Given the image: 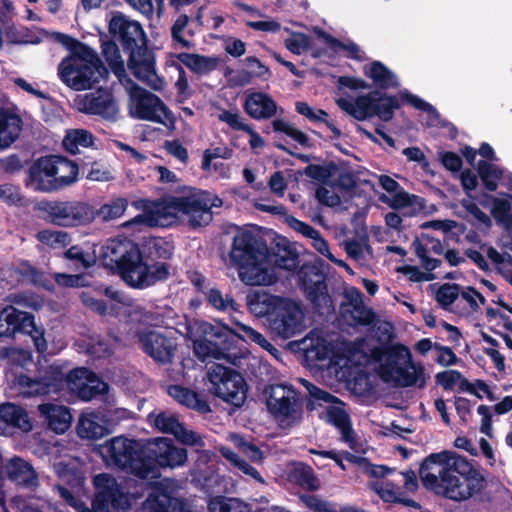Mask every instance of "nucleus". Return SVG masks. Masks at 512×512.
<instances>
[{"mask_svg": "<svg viewBox=\"0 0 512 512\" xmlns=\"http://www.w3.org/2000/svg\"><path fill=\"white\" fill-rule=\"evenodd\" d=\"M77 435L81 439L97 440L110 433V430L104 425V419L98 413H83L79 417L76 425Z\"/></svg>", "mask_w": 512, "mask_h": 512, "instance_id": "cd10ccee", "label": "nucleus"}, {"mask_svg": "<svg viewBox=\"0 0 512 512\" xmlns=\"http://www.w3.org/2000/svg\"><path fill=\"white\" fill-rule=\"evenodd\" d=\"M99 453L109 465H114L140 479L149 477V469L146 464L148 444L143 447L137 440L118 436L101 445Z\"/></svg>", "mask_w": 512, "mask_h": 512, "instance_id": "39448f33", "label": "nucleus"}, {"mask_svg": "<svg viewBox=\"0 0 512 512\" xmlns=\"http://www.w3.org/2000/svg\"><path fill=\"white\" fill-rule=\"evenodd\" d=\"M267 322L276 335L288 339L302 331L303 312L294 300L280 297L271 313H268Z\"/></svg>", "mask_w": 512, "mask_h": 512, "instance_id": "9b49d317", "label": "nucleus"}, {"mask_svg": "<svg viewBox=\"0 0 512 512\" xmlns=\"http://www.w3.org/2000/svg\"><path fill=\"white\" fill-rule=\"evenodd\" d=\"M97 211L84 202H66V226H80L91 223Z\"/></svg>", "mask_w": 512, "mask_h": 512, "instance_id": "7c9ffc66", "label": "nucleus"}, {"mask_svg": "<svg viewBox=\"0 0 512 512\" xmlns=\"http://www.w3.org/2000/svg\"><path fill=\"white\" fill-rule=\"evenodd\" d=\"M272 126H273L274 131L282 132V133L286 134L288 137L297 141L303 147H311L309 137L304 132L293 127L292 125H290L283 119L273 120Z\"/></svg>", "mask_w": 512, "mask_h": 512, "instance_id": "8fccbe9b", "label": "nucleus"}, {"mask_svg": "<svg viewBox=\"0 0 512 512\" xmlns=\"http://www.w3.org/2000/svg\"><path fill=\"white\" fill-rule=\"evenodd\" d=\"M28 327H31V314L13 306L5 307L0 312V337L27 330Z\"/></svg>", "mask_w": 512, "mask_h": 512, "instance_id": "bb28decb", "label": "nucleus"}, {"mask_svg": "<svg viewBox=\"0 0 512 512\" xmlns=\"http://www.w3.org/2000/svg\"><path fill=\"white\" fill-rule=\"evenodd\" d=\"M63 159L60 156H46L38 159L30 168L27 185L35 191L52 192L60 189L64 178L57 177L59 165Z\"/></svg>", "mask_w": 512, "mask_h": 512, "instance_id": "f3484780", "label": "nucleus"}, {"mask_svg": "<svg viewBox=\"0 0 512 512\" xmlns=\"http://www.w3.org/2000/svg\"><path fill=\"white\" fill-rule=\"evenodd\" d=\"M303 384L310 396L309 402L307 403V409L310 411L314 410L315 403L321 405L322 402L329 404L341 402V400L338 397L334 396L333 394L329 393L326 390L319 388L318 386L309 382L308 380H303Z\"/></svg>", "mask_w": 512, "mask_h": 512, "instance_id": "a18cd8bd", "label": "nucleus"}, {"mask_svg": "<svg viewBox=\"0 0 512 512\" xmlns=\"http://www.w3.org/2000/svg\"><path fill=\"white\" fill-rule=\"evenodd\" d=\"M491 199V215L497 225L502 226L506 230L512 228V195L505 194V198L494 197L486 195Z\"/></svg>", "mask_w": 512, "mask_h": 512, "instance_id": "2f4dec72", "label": "nucleus"}, {"mask_svg": "<svg viewBox=\"0 0 512 512\" xmlns=\"http://www.w3.org/2000/svg\"><path fill=\"white\" fill-rule=\"evenodd\" d=\"M207 193H191L188 196H179L180 213L189 218L191 227H200L212 220L211 208L217 206L206 197Z\"/></svg>", "mask_w": 512, "mask_h": 512, "instance_id": "aec40b11", "label": "nucleus"}, {"mask_svg": "<svg viewBox=\"0 0 512 512\" xmlns=\"http://www.w3.org/2000/svg\"><path fill=\"white\" fill-rule=\"evenodd\" d=\"M147 422L162 433L173 436L181 425L178 416L167 411H152L147 415Z\"/></svg>", "mask_w": 512, "mask_h": 512, "instance_id": "4c0bfd02", "label": "nucleus"}, {"mask_svg": "<svg viewBox=\"0 0 512 512\" xmlns=\"http://www.w3.org/2000/svg\"><path fill=\"white\" fill-rule=\"evenodd\" d=\"M72 107L79 112L96 115L106 121H116L119 112L113 93L105 88H98L85 95H76Z\"/></svg>", "mask_w": 512, "mask_h": 512, "instance_id": "4468645a", "label": "nucleus"}, {"mask_svg": "<svg viewBox=\"0 0 512 512\" xmlns=\"http://www.w3.org/2000/svg\"><path fill=\"white\" fill-rule=\"evenodd\" d=\"M210 512H242L238 500L226 498L225 496H216L208 503Z\"/></svg>", "mask_w": 512, "mask_h": 512, "instance_id": "4d7b16f0", "label": "nucleus"}, {"mask_svg": "<svg viewBox=\"0 0 512 512\" xmlns=\"http://www.w3.org/2000/svg\"><path fill=\"white\" fill-rule=\"evenodd\" d=\"M398 272L407 276V278L411 282H416V283L432 281L436 278L433 273H427L426 271L423 272L420 270L419 267L412 266V265H404V266L398 268Z\"/></svg>", "mask_w": 512, "mask_h": 512, "instance_id": "e2e57ef3", "label": "nucleus"}, {"mask_svg": "<svg viewBox=\"0 0 512 512\" xmlns=\"http://www.w3.org/2000/svg\"><path fill=\"white\" fill-rule=\"evenodd\" d=\"M145 208L144 214H139L133 218V223L140 224L146 223L149 226L161 225L164 226L165 222H172L177 218L179 209V200L177 196H166L153 203V208L149 211L146 210V200H141Z\"/></svg>", "mask_w": 512, "mask_h": 512, "instance_id": "412c9836", "label": "nucleus"}, {"mask_svg": "<svg viewBox=\"0 0 512 512\" xmlns=\"http://www.w3.org/2000/svg\"><path fill=\"white\" fill-rule=\"evenodd\" d=\"M66 50L69 52V55L66 56L69 64H77L99 58L93 49L69 35H66Z\"/></svg>", "mask_w": 512, "mask_h": 512, "instance_id": "c9c22d12", "label": "nucleus"}, {"mask_svg": "<svg viewBox=\"0 0 512 512\" xmlns=\"http://www.w3.org/2000/svg\"><path fill=\"white\" fill-rule=\"evenodd\" d=\"M16 385L20 394L26 397L44 395L58 388L56 379L47 381L30 378L26 375H19L16 380Z\"/></svg>", "mask_w": 512, "mask_h": 512, "instance_id": "c756f323", "label": "nucleus"}, {"mask_svg": "<svg viewBox=\"0 0 512 512\" xmlns=\"http://www.w3.org/2000/svg\"><path fill=\"white\" fill-rule=\"evenodd\" d=\"M133 277L128 285L135 289H146L164 283L171 277V263H159L149 260H135L133 267Z\"/></svg>", "mask_w": 512, "mask_h": 512, "instance_id": "6ab92c4d", "label": "nucleus"}, {"mask_svg": "<svg viewBox=\"0 0 512 512\" xmlns=\"http://www.w3.org/2000/svg\"><path fill=\"white\" fill-rule=\"evenodd\" d=\"M109 33L128 55L127 66L138 79L151 83L154 90L162 88V80L156 74L155 54L148 47V38L142 25L117 12L109 22Z\"/></svg>", "mask_w": 512, "mask_h": 512, "instance_id": "7ed1b4c3", "label": "nucleus"}, {"mask_svg": "<svg viewBox=\"0 0 512 512\" xmlns=\"http://www.w3.org/2000/svg\"><path fill=\"white\" fill-rule=\"evenodd\" d=\"M131 101L134 118L162 124L169 130L175 129L173 112L156 94L137 86L131 93Z\"/></svg>", "mask_w": 512, "mask_h": 512, "instance_id": "1a4fd4ad", "label": "nucleus"}, {"mask_svg": "<svg viewBox=\"0 0 512 512\" xmlns=\"http://www.w3.org/2000/svg\"><path fill=\"white\" fill-rule=\"evenodd\" d=\"M285 47L293 54L300 55L311 47V38L303 32H294L285 40Z\"/></svg>", "mask_w": 512, "mask_h": 512, "instance_id": "6e6d98bb", "label": "nucleus"}, {"mask_svg": "<svg viewBox=\"0 0 512 512\" xmlns=\"http://www.w3.org/2000/svg\"><path fill=\"white\" fill-rule=\"evenodd\" d=\"M231 440L236 448L251 461H260L263 458L261 449L252 442H248L242 435L231 434Z\"/></svg>", "mask_w": 512, "mask_h": 512, "instance_id": "864d4df0", "label": "nucleus"}, {"mask_svg": "<svg viewBox=\"0 0 512 512\" xmlns=\"http://www.w3.org/2000/svg\"><path fill=\"white\" fill-rule=\"evenodd\" d=\"M102 55L108 63L110 69L118 76L125 72L124 61L121 57L118 45L115 39L102 41Z\"/></svg>", "mask_w": 512, "mask_h": 512, "instance_id": "37998d69", "label": "nucleus"}, {"mask_svg": "<svg viewBox=\"0 0 512 512\" xmlns=\"http://www.w3.org/2000/svg\"><path fill=\"white\" fill-rule=\"evenodd\" d=\"M95 496L92 506L85 503H75L74 497L66 489V504L75 506L78 512H112L127 510L131 506L128 493L124 492L116 478L107 473H100L93 478Z\"/></svg>", "mask_w": 512, "mask_h": 512, "instance_id": "423d86ee", "label": "nucleus"}, {"mask_svg": "<svg viewBox=\"0 0 512 512\" xmlns=\"http://www.w3.org/2000/svg\"><path fill=\"white\" fill-rule=\"evenodd\" d=\"M245 112L253 119H269L277 112V104L274 99L263 92H252L243 105Z\"/></svg>", "mask_w": 512, "mask_h": 512, "instance_id": "a878e982", "label": "nucleus"}, {"mask_svg": "<svg viewBox=\"0 0 512 512\" xmlns=\"http://www.w3.org/2000/svg\"><path fill=\"white\" fill-rule=\"evenodd\" d=\"M326 417L328 423L340 430L343 441L352 442L354 440L351 419L344 409L331 406L327 409Z\"/></svg>", "mask_w": 512, "mask_h": 512, "instance_id": "f704fd0d", "label": "nucleus"}, {"mask_svg": "<svg viewBox=\"0 0 512 512\" xmlns=\"http://www.w3.org/2000/svg\"><path fill=\"white\" fill-rule=\"evenodd\" d=\"M41 211L47 213L51 222L61 225L64 219V207L59 202L41 201L38 204Z\"/></svg>", "mask_w": 512, "mask_h": 512, "instance_id": "680f3d73", "label": "nucleus"}, {"mask_svg": "<svg viewBox=\"0 0 512 512\" xmlns=\"http://www.w3.org/2000/svg\"><path fill=\"white\" fill-rule=\"evenodd\" d=\"M103 264L118 272L128 284L133 277V264L136 260V243L129 240H111L103 247Z\"/></svg>", "mask_w": 512, "mask_h": 512, "instance_id": "2eb2a0df", "label": "nucleus"}, {"mask_svg": "<svg viewBox=\"0 0 512 512\" xmlns=\"http://www.w3.org/2000/svg\"><path fill=\"white\" fill-rule=\"evenodd\" d=\"M22 129V118L12 110L0 106V152L18 140Z\"/></svg>", "mask_w": 512, "mask_h": 512, "instance_id": "b1692460", "label": "nucleus"}, {"mask_svg": "<svg viewBox=\"0 0 512 512\" xmlns=\"http://www.w3.org/2000/svg\"><path fill=\"white\" fill-rule=\"evenodd\" d=\"M97 293L96 290H86L79 293V298L83 305H85L90 310L98 313L101 316H104L107 314L108 306L105 300L98 299L94 296V293Z\"/></svg>", "mask_w": 512, "mask_h": 512, "instance_id": "13d9d810", "label": "nucleus"}, {"mask_svg": "<svg viewBox=\"0 0 512 512\" xmlns=\"http://www.w3.org/2000/svg\"><path fill=\"white\" fill-rule=\"evenodd\" d=\"M335 166L333 164H330L328 166L319 165V164H309L305 167L304 173L307 177L326 183L332 176V169H334Z\"/></svg>", "mask_w": 512, "mask_h": 512, "instance_id": "052dcab7", "label": "nucleus"}, {"mask_svg": "<svg viewBox=\"0 0 512 512\" xmlns=\"http://www.w3.org/2000/svg\"><path fill=\"white\" fill-rule=\"evenodd\" d=\"M142 351L157 364L172 363L177 350L176 338L151 328H145L136 333Z\"/></svg>", "mask_w": 512, "mask_h": 512, "instance_id": "ddd939ff", "label": "nucleus"}, {"mask_svg": "<svg viewBox=\"0 0 512 512\" xmlns=\"http://www.w3.org/2000/svg\"><path fill=\"white\" fill-rule=\"evenodd\" d=\"M400 97L402 100L406 101L410 105H412L414 108L426 112L428 114V117L430 121L434 124L436 120L440 118V114L437 111V109L430 103L424 101L423 99L419 98L417 95L411 94L407 91L402 92L400 94Z\"/></svg>", "mask_w": 512, "mask_h": 512, "instance_id": "603ef678", "label": "nucleus"}, {"mask_svg": "<svg viewBox=\"0 0 512 512\" xmlns=\"http://www.w3.org/2000/svg\"><path fill=\"white\" fill-rule=\"evenodd\" d=\"M267 410L275 418L295 419L298 412V392L285 384L266 385L262 392Z\"/></svg>", "mask_w": 512, "mask_h": 512, "instance_id": "dca6fc26", "label": "nucleus"}, {"mask_svg": "<svg viewBox=\"0 0 512 512\" xmlns=\"http://www.w3.org/2000/svg\"><path fill=\"white\" fill-rule=\"evenodd\" d=\"M128 206L126 198H116L110 203L104 204L97 211V214L105 221L121 217Z\"/></svg>", "mask_w": 512, "mask_h": 512, "instance_id": "3c124183", "label": "nucleus"}, {"mask_svg": "<svg viewBox=\"0 0 512 512\" xmlns=\"http://www.w3.org/2000/svg\"><path fill=\"white\" fill-rule=\"evenodd\" d=\"M291 477L296 484L307 491H316L320 488V481L313 468L307 464L300 463L291 472Z\"/></svg>", "mask_w": 512, "mask_h": 512, "instance_id": "a19ab883", "label": "nucleus"}, {"mask_svg": "<svg viewBox=\"0 0 512 512\" xmlns=\"http://www.w3.org/2000/svg\"><path fill=\"white\" fill-rule=\"evenodd\" d=\"M94 136L85 129L66 130V153L75 155L79 152L78 147L88 148L93 146Z\"/></svg>", "mask_w": 512, "mask_h": 512, "instance_id": "79ce46f5", "label": "nucleus"}, {"mask_svg": "<svg viewBox=\"0 0 512 512\" xmlns=\"http://www.w3.org/2000/svg\"><path fill=\"white\" fill-rule=\"evenodd\" d=\"M1 356L20 366L25 365L32 359L31 353L28 350L18 348H4L1 351Z\"/></svg>", "mask_w": 512, "mask_h": 512, "instance_id": "69168bd1", "label": "nucleus"}, {"mask_svg": "<svg viewBox=\"0 0 512 512\" xmlns=\"http://www.w3.org/2000/svg\"><path fill=\"white\" fill-rule=\"evenodd\" d=\"M352 320L354 325L368 326L375 323L377 315L372 308L366 307L364 303L354 306L351 309H344L343 315Z\"/></svg>", "mask_w": 512, "mask_h": 512, "instance_id": "49530a36", "label": "nucleus"}, {"mask_svg": "<svg viewBox=\"0 0 512 512\" xmlns=\"http://www.w3.org/2000/svg\"><path fill=\"white\" fill-rule=\"evenodd\" d=\"M374 490L378 496L386 503H398L406 507L419 508L420 505L415 500L410 498L401 497L399 488L396 487L392 482H386L385 484H375Z\"/></svg>", "mask_w": 512, "mask_h": 512, "instance_id": "ea45409f", "label": "nucleus"}, {"mask_svg": "<svg viewBox=\"0 0 512 512\" xmlns=\"http://www.w3.org/2000/svg\"><path fill=\"white\" fill-rule=\"evenodd\" d=\"M477 173L483 186L490 192L498 188L499 181L503 178V169L486 160H479L477 164Z\"/></svg>", "mask_w": 512, "mask_h": 512, "instance_id": "e433bc0d", "label": "nucleus"}, {"mask_svg": "<svg viewBox=\"0 0 512 512\" xmlns=\"http://www.w3.org/2000/svg\"><path fill=\"white\" fill-rule=\"evenodd\" d=\"M188 22L189 17L186 14H180L171 27V37L174 42L179 43L183 48L191 49L193 43L182 35Z\"/></svg>", "mask_w": 512, "mask_h": 512, "instance_id": "bf43d9fd", "label": "nucleus"}, {"mask_svg": "<svg viewBox=\"0 0 512 512\" xmlns=\"http://www.w3.org/2000/svg\"><path fill=\"white\" fill-rule=\"evenodd\" d=\"M33 428L27 411L12 402L0 404V435L12 436L16 432H30Z\"/></svg>", "mask_w": 512, "mask_h": 512, "instance_id": "4be33fe9", "label": "nucleus"}, {"mask_svg": "<svg viewBox=\"0 0 512 512\" xmlns=\"http://www.w3.org/2000/svg\"><path fill=\"white\" fill-rule=\"evenodd\" d=\"M363 72L380 89L385 90L398 85L393 72L380 61H373L370 65L364 66Z\"/></svg>", "mask_w": 512, "mask_h": 512, "instance_id": "473e14b6", "label": "nucleus"}, {"mask_svg": "<svg viewBox=\"0 0 512 512\" xmlns=\"http://www.w3.org/2000/svg\"><path fill=\"white\" fill-rule=\"evenodd\" d=\"M419 476L426 489L443 494L448 499L489 500L486 477L480 469L455 452L445 450L431 453L421 462Z\"/></svg>", "mask_w": 512, "mask_h": 512, "instance_id": "f257e3e1", "label": "nucleus"}, {"mask_svg": "<svg viewBox=\"0 0 512 512\" xmlns=\"http://www.w3.org/2000/svg\"><path fill=\"white\" fill-rule=\"evenodd\" d=\"M177 59L191 71L200 75L208 74L217 66L215 58L194 53H179Z\"/></svg>", "mask_w": 512, "mask_h": 512, "instance_id": "72a5a7b5", "label": "nucleus"}, {"mask_svg": "<svg viewBox=\"0 0 512 512\" xmlns=\"http://www.w3.org/2000/svg\"><path fill=\"white\" fill-rule=\"evenodd\" d=\"M298 275V284L306 298L315 309H329L332 307V299L328 292L325 275L318 266L311 263L298 265L295 270Z\"/></svg>", "mask_w": 512, "mask_h": 512, "instance_id": "f8f14e48", "label": "nucleus"}, {"mask_svg": "<svg viewBox=\"0 0 512 512\" xmlns=\"http://www.w3.org/2000/svg\"><path fill=\"white\" fill-rule=\"evenodd\" d=\"M167 394L182 406L200 414L211 412L210 405L204 396L188 387L172 384L167 387Z\"/></svg>", "mask_w": 512, "mask_h": 512, "instance_id": "393cba45", "label": "nucleus"}, {"mask_svg": "<svg viewBox=\"0 0 512 512\" xmlns=\"http://www.w3.org/2000/svg\"><path fill=\"white\" fill-rule=\"evenodd\" d=\"M240 280L249 286H266L276 281L273 268L295 270L299 255L290 245L270 248L267 242L250 230H239L229 253Z\"/></svg>", "mask_w": 512, "mask_h": 512, "instance_id": "f03ea898", "label": "nucleus"}, {"mask_svg": "<svg viewBox=\"0 0 512 512\" xmlns=\"http://www.w3.org/2000/svg\"><path fill=\"white\" fill-rule=\"evenodd\" d=\"M37 239L49 247H60L64 243V234L60 231L42 230L37 233Z\"/></svg>", "mask_w": 512, "mask_h": 512, "instance_id": "774afa93", "label": "nucleus"}, {"mask_svg": "<svg viewBox=\"0 0 512 512\" xmlns=\"http://www.w3.org/2000/svg\"><path fill=\"white\" fill-rule=\"evenodd\" d=\"M279 299L278 296L256 292L247 295V305L252 313L259 317H265L268 321V313H271L272 308L276 305V300Z\"/></svg>", "mask_w": 512, "mask_h": 512, "instance_id": "58836bf2", "label": "nucleus"}, {"mask_svg": "<svg viewBox=\"0 0 512 512\" xmlns=\"http://www.w3.org/2000/svg\"><path fill=\"white\" fill-rule=\"evenodd\" d=\"M108 74L100 58L77 64H69L66 59V86L74 90L90 89Z\"/></svg>", "mask_w": 512, "mask_h": 512, "instance_id": "a211bd4d", "label": "nucleus"}, {"mask_svg": "<svg viewBox=\"0 0 512 512\" xmlns=\"http://www.w3.org/2000/svg\"><path fill=\"white\" fill-rule=\"evenodd\" d=\"M462 286L457 283H444L435 295V299L443 309H448L459 297Z\"/></svg>", "mask_w": 512, "mask_h": 512, "instance_id": "de8ad7c7", "label": "nucleus"}, {"mask_svg": "<svg viewBox=\"0 0 512 512\" xmlns=\"http://www.w3.org/2000/svg\"><path fill=\"white\" fill-rule=\"evenodd\" d=\"M66 261L71 262L77 269L85 270L95 263V258L79 246H71L66 249Z\"/></svg>", "mask_w": 512, "mask_h": 512, "instance_id": "5fc2aeb1", "label": "nucleus"}, {"mask_svg": "<svg viewBox=\"0 0 512 512\" xmlns=\"http://www.w3.org/2000/svg\"><path fill=\"white\" fill-rule=\"evenodd\" d=\"M174 437L179 440L184 445L190 446H203L204 442L201 436L191 430H187L183 423H181L180 428H178Z\"/></svg>", "mask_w": 512, "mask_h": 512, "instance_id": "0e129e2a", "label": "nucleus"}, {"mask_svg": "<svg viewBox=\"0 0 512 512\" xmlns=\"http://www.w3.org/2000/svg\"><path fill=\"white\" fill-rule=\"evenodd\" d=\"M39 411L45 416L48 426L57 434L64 433V408L52 403L39 405Z\"/></svg>", "mask_w": 512, "mask_h": 512, "instance_id": "c03bdc74", "label": "nucleus"}, {"mask_svg": "<svg viewBox=\"0 0 512 512\" xmlns=\"http://www.w3.org/2000/svg\"><path fill=\"white\" fill-rule=\"evenodd\" d=\"M174 243L165 237H149L136 244V260L170 263L174 254Z\"/></svg>", "mask_w": 512, "mask_h": 512, "instance_id": "5701e85b", "label": "nucleus"}, {"mask_svg": "<svg viewBox=\"0 0 512 512\" xmlns=\"http://www.w3.org/2000/svg\"><path fill=\"white\" fill-rule=\"evenodd\" d=\"M209 391L222 401L240 408L247 398L248 386L242 374L220 363L212 364L207 371Z\"/></svg>", "mask_w": 512, "mask_h": 512, "instance_id": "6e6552de", "label": "nucleus"}, {"mask_svg": "<svg viewBox=\"0 0 512 512\" xmlns=\"http://www.w3.org/2000/svg\"><path fill=\"white\" fill-rule=\"evenodd\" d=\"M4 470L7 476L18 485L34 486L37 483L34 469L21 458L14 457L10 459L5 464Z\"/></svg>", "mask_w": 512, "mask_h": 512, "instance_id": "c85d7f7f", "label": "nucleus"}, {"mask_svg": "<svg viewBox=\"0 0 512 512\" xmlns=\"http://www.w3.org/2000/svg\"><path fill=\"white\" fill-rule=\"evenodd\" d=\"M205 299L208 305L216 310L226 311L228 309L236 310V302L232 296H223L222 292L217 288H211L205 293Z\"/></svg>", "mask_w": 512, "mask_h": 512, "instance_id": "09e8293b", "label": "nucleus"}, {"mask_svg": "<svg viewBox=\"0 0 512 512\" xmlns=\"http://www.w3.org/2000/svg\"><path fill=\"white\" fill-rule=\"evenodd\" d=\"M371 354L375 361L381 363L379 375L382 380H393L399 387H425L424 367L411 362V352L405 345L384 344L375 347Z\"/></svg>", "mask_w": 512, "mask_h": 512, "instance_id": "20e7f679", "label": "nucleus"}, {"mask_svg": "<svg viewBox=\"0 0 512 512\" xmlns=\"http://www.w3.org/2000/svg\"><path fill=\"white\" fill-rule=\"evenodd\" d=\"M337 106L357 121H365L378 117L382 121H390L394 111L400 108L397 96L387 95L379 90L357 96L355 99L338 98Z\"/></svg>", "mask_w": 512, "mask_h": 512, "instance_id": "0eeeda50", "label": "nucleus"}, {"mask_svg": "<svg viewBox=\"0 0 512 512\" xmlns=\"http://www.w3.org/2000/svg\"><path fill=\"white\" fill-rule=\"evenodd\" d=\"M436 381L444 390H452L455 384L462 378L458 370H447L436 374Z\"/></svg>", "mask_w": 512, "mask_h": 512, "instance_id": "338daca9", "label": "nucleus"}, {"mask_svg": "<svg viewBox=\"0 0 512 512\" xmlns=\"http://www.w3.org/2000/svg\"><path fill=\"white\" fill-rule=\"evenodd\" d=\"M187 450L176 446L174 441L166 437H157L148 442L146 464L149 477H155L160 468H175L187 461Z\"/></svg>", "mask_w": 512, "mask_h": 512, "instance_id": "9d476101", "label": "nucleus"}]
</instances>
